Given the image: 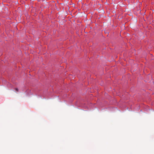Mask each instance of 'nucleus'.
<instances>
[{"label":"nucleus","mask_w":154,"mask_h":154,"mask_svg":"<svg viewBox=\"0 0 154 154\" xmlns=\"http://www.w3.org/2000/svg\"><path fill=\"white\" fill-rule=\"evenodd\" d=\"M15 90L17 91H18V89L17 88H16Z\"/></svg>","instance_id":"f257e3e1"}]
</instances>
